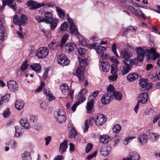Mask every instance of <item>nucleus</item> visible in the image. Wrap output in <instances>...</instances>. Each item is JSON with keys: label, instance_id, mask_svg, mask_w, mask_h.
<instances>
[{"label": "nucleus", "instance_id": "obj_1", "mask_svg": "<svg viewBox=\"0 0 160 160\" xmlns=\"http://www.w3.org/2000/svg\"><path fill=\"white\" fill-rule=\"evenodd\" d=\"M87 58H81L79 60V63L82 68H78L76 72V76L78 78L79 81L83 82L84 81V72L85 69L84 68L87 66Z\"/></svg>", "mask_w": 160, "mask_h": 160}, {"label": "nucleus", "instance_id": "obj_2", "mask_svg": "<svg viewBox=\"0 0 160 160\" xmlns=\"http://www.w3.org/2000/svg\"><path fill=\"white\" fill-rule=\"evenodd\" d=\"M45 22L50 23L51 28L54 30L57 26L59 20L53 18V15L50 12H47L44 13Z\"/></svg>", "mask_w": 160, "mask_h": 160}, {"label": "nucleus", "instance_id": "obj_3", "mask_svg": "<svg viewBox=\"0 0 160 160\" xmlns=\"http://www.w3.org/2000/svg\"><path fill=\"white\" fill-rule=\"evenodd\" d=\"M127 8L131 13L134 14L135 15L138 17H141L144 19H145V15L142 12L141 10L138 8L137 4H134L132 6H128Z\"/></svg>", "mask_w": 160, "mask_h": 160}, {"label": "nucleus", "instance_id": "obj_4", "mask_svg": "<svg viewBox=\"0 0 160 160\" xmlns=\"http://www.w3.org/2000/svg\"><path fill=\"white\" fill-rule=\"evenodd\" d=\"M147 54H146L147 60L149 61L150 59L153 60L158 58L159 55L158 53L156 52L155 49L151 48L150 50L147 49Z\"/></svg>", "mask_w": 160, "mask_h": 160}, {"label": "nucleus", "instance_id": "obj_5", "mask_svg": "<svg viewBox=\"0 0 160 160\" xmlns=\"http://www.w3.org/2000/svg\"><path fill=\"white\" fill-rule=\"evenodd\" d=\"M67 20L69 24V28L71 33L74 35H79V32L76 27L72 20L68 14L67 15Z\"/></svg>", "mask_w": 160, "mask_h": 160}, {"label": "nucleus", "instance_id": "obj_6", "mask_svg": "<svg viewBox=\"0 0 160 160\" xmlns=\"http://www.w3.org/2000/svg\"><path fill=\"white\" fill-rule=\"evenodd\" d=\"M58 63L63 66H68L70 61L67 57L63 54L62 53L57 57Z\"/></svg>", "mask_w": 160, "mask_h": 160}, {"label": "nucleus", "instance_id": "obj_7", "mask_svg": "<svg viewBox=\"0 0 160 160\" xmlns=\"http://www.w3.org/2000/svg\"><path fill=\"white\" fill-rule=\"evenodd\" d=\"M36 56L39 59L45 58L48 54V51L46 47H41L36 52Z\"/></svg>", "mask_w": 160, "mask_h": 160}, {"label": "nucleus", "instance_id": "obj_8", "mask_svg": "<svg viewBox=\"0 0 160 160\" xmlns=\"http://www.w3.org/2000/svg\"><path fill=\"white\" fill-rule=\"evenodd\" d=\"M135 51L137 54V61L140 62H142L146 52L143 49L140 47L137 48L135 49Z\"/></svg>", "mask_w": 160, "mask_h": 160}, {"label": "nucleus", "instance_id": "obj_9", "mask_svg": "<svg viewBox=\"0 0 160 160\" xmlns=\"http://www.w3.org/2000/svg\"><path fill=\"white\" fill-rule=\"evenodd\" d=\"M139 84L143 91L149 90L152 87L151 83H149L147 79L144 78H142L140 80Z\"/></svg>", "mask_w": 160, "mask_h": 160}, {"label": "nucleus", "instance_id": "obj_10", "mask_svg": "<svg viewBox=\"0 0 160 160\" xmlns=\"http://www.w3.org/2000/svg\"><path fill=\"white\" fill-rule=\"evenodd\" d=\"M132 55V52L127 48L123 49L120 53V57L124 59L131 58Z\"/></svg>", "mask_w": 160, "mask_h": 160}, {"label": "nucleus", "instance_id": "obj_11", "mask_svg": "<svg viewBox=\"0 0 160 160\" xmlns=\"http://www.w3.org/2000/svg\"><path fill=\"white\" fill-rule=\"evenodd\" d=\"M106 121L107 118L105 115L99 114L97 115L95 122L97 126H99L105 123Z\"/></svg>", "mask_w": 160, "mask_h": 160}, {"label": "nucleus", "instance_id": "obj_12", "mask_svg": "<svg viewBox=\"0 0 160 160\" xmlns=\"http://www.w3.org/2000/svg\"><path fill=\"white\" fill-rule=\"evenodd\" d=\"M7 86L8 89L12 92H15L18 89V86L17 82L13 80L9 81L7 83Z\"/></svg>", "mask_w": 160, "mask_h": 160}, {"label": "nucleus", "instance_id": "obj_13", "mask_svg": "<svg viewBox=\"0 0 160 160\" xmlns=\"http://www.w3.org/2000/svg\"><path fill=\"white\" fill-rule=\"evenodd\" d=\"M13 0H3L2 1V9H4L6 3L14 11L17 10V7L15 3H13Z\"/></svg>", "mask_w": 160, "mask_h": 160}, {"label": "nucleus", "instance_id": "obj_14", "mask_svg": "<svg viewBox=\"0 0 160 160\" xmlns=\"http://www.w3.org/2000/svg\"><path fill=\"white\" fill-rule=\"evenodd\" d=\"M100 68L103 71L107 72L110 69V65L108 62L106 60H102L100 64Z\"/></svg>", "mask_w": 160, "mask_h": 160}, {"label": "nucleus", "instance_id": "obj_15", "mask_svg": "<svg viewBox=\"0 0 160 160\" xmlns=\"http://www.w3.org/2000/svg\"><path fill=\"white\" fill-rule=\"evenodd\" d=\"M28 6H31L29 8L30 10H34L38 8L42 7V4H39L32 0L28 1L26 3Z\"/></svg>", "mask_w": 160, "mask_h": 160}, {"label": "nucleus", "instance_id": "obj_16", "mask_svg": "<svg viewBox=\"0 0 160 160\" xmlns=\"http://www.w3.org/2000/svg\"><path fill=\"white\" fill-rule=\"evenodd\" d=\"M111 101V96L109 93L103 95L101 99L102 103L104 104H108Z\"/></svg>", "mask_w": 160, "mask_h": 160}, {"label": "nucleus", "instance_id": "obj_17", "mask_svg": "<svg viewBox=\"0 0 160 160\" xmlns=\"http://www.w3.org/2000/svg\"><path fill=\"white\" fill-rule=\"evenodd\" d=\"M76 48V45L72 42L68 43L65 46L66 51L68 52H72Z\"/></svg>", "mask_w": 160, "mask_h": 160}, {"label": "nucleus", "instance_id": "obj_18", "mask_svg": "<svg viewBox=\"0 0 160 160\" xmlns=\"http://www.w3.org/2000/svg\"><path fill=\"white\" fill-rule=\"evenodd\" d=\"M135 58L132 59H131V58H129L124 59L123 62L125 66L132 69V66L135 64Z\"/></svg>", "mask_w": 160, "mask_h": 160}, {"label": "nucleus", "instance_id": "obj_19", "mask_svg": "<svg viewBox=\"0 0 160 160\" xmlns=\"http://www.w3.org/2000/svg\"><path fill=\"white\" fill-rule=\"evenodd\" d=\"M148 96L146 92H143L139 94L138 96V101L142 103H145L147 102Z\"/></svg>", "mask_w": 160, "mask_h": 160}, {"label": "nucleus", "instance_id": "obj_20", "mask_svg": "<svg viewBox=\"0 0 160 160\" xmlns=\"http://www.w3.org/2000/svg\"><path fill=\"white\" fill-rule=\"evenodd\" d=\"M68 147V143L67 140H65L60 145L59 151L61 154L64 153Z\"/></svg>", "mask_w": 160, "mask_h": 160}, {"label": "nucleus", "instance_id": "obj_21", "mask_svg": "<svg viewBox=\"0 0 160 160\" xmlns=\"http://www.w3.org/2000/svg\"><path fill=\"white\" fill-rule=\"evenodd\" d=\"M129 160H139L140 158L139 155L135 152H130L128 155Z\"/></svg>", "mask_w": 160, "mask_h": 160}, {"label": "nucleus", "instance_id": "obj_22", "mask_svg": "<svg viewBox=\"0 0 160 160\" xmlns=\"http://www.w3.org/2000/svg\"><path fill=\"white\" fill-rule=\"evenodd\" d=\"M24 104V101L21 99H18L16 102L15 106L17 110H20L23 108Z\"/></svg>", "mask_w": 160, "mask_h": 160}, {"label": "nucleus", "instance_id": "obj_23", "mask_svg": "<svg viewBox=\"0 0 160 160\" xmlns=\"http://www.w3.org/2000/svg\"><path fill=\"white\" fill-rule=\"evenodd\" d=\"M111 140V138L108 135H101L99 137L100 142L104 144L108 143Z\"/></svg>", "mask_w": 160, "mask_h": 160}, {"label": "nucleus", "instance_id": "obj_24", "mask_svg": "<svg viewBox=\"0 0 160 160\" xmlns=\"http://www.w3.org/2000/svg\"><path fill=\"white\" fill-rule=\"evenodd\" d=\"M31 69L37 73L39 72L41 69V66L40 63H34L30 65Z\"/></svg>", "mask_w": 160, "mask_h": 160}, {"label": "nucleus", "instance_id": "obj_25", "mask_svg": "<svg viewBox=\"0 0 160 160\" xmlns=\"http://www.w3.org/2000/svg\"><path fill=\"white\" fill-rule=\"evenodd\" d=\"M31 149H30L28 151H25L22 154V160H31L32 158L31 155Z\"/></svg>", "mask_w": 160, "mask_h": 160}, {"label": "nucleus", "instance_id": "obj_26", "mask_svg": "<svg viewBox=\"0 0 160 160\" xmlns=\"http://www.w3.org/2000/svg\"><path fill=\"white\" fill-rule=\"evenodd\" d=\"M20 124L23 126L26 129H28L30 128V125L29 123L28 122V119L26 118H21L19 121Z\"/></svg>", "mask_w": 160, "mask_h": 160}, {"label": "nucleus", "instance_id": "obj_27", "mask_svg": "<svg viewBox=\"0 0 160 160\" xmlns=\"http://www.w3.org/2000/svg\"><path fill=\"white\" fill-rule=\"evenodd\" d=\"M138 75L136 73H132L129 74L127 77V79L129 82L134 81L138 77Z\"/></svg>", "mask_w": 160, "mask_h": 160}, {"label": "nucleus", "instance_id": "obj_28", "mask_svg": "<svg viewBox=\"0 0 160 160\" xmlns=\"http://www.w3.org/2000/svg\"><path fill=\"white\" fill-rule=\"evenodd\" d=\"M110 151V147L105 146L102 147L100 150L101 154L104 156H106L108 155Z\"/></svg>", "mask_w": 160, "mask_h": 160}, {"label": "nucleus", "instance_id": "obj_29", "mask_svg": "<svg viewBox=\"0 0 160 160\" xmlns=\"http://www.w3.org/2000/svg\"><path fill=\"white\" fill-rule=\"evenodd\" d=\"M137 28L136 27H134L133 26H130L125 28L123 32V35L125 36L128 33L133 32Z\"/></svg>", "mask_w": 160, "mask_h": 160}, {"label": "nucleus", "instance_id": "obj_30", "mask_svg": "<svg viewBox=\"0 0 160 160\" xmlns=\"http://www.w3.org/2000/svg\"><path fill=\"white\" fill-rule=\"evenodd\" d=\"M107 49V47L104 46H101L98 45V48H96V51L98 54L100 56V57L103 53Z\"/></svg>", "mask_w": 160, "mask_h": 160}, {"label": "nucleus", "instance_id": "obj_31", "mask_svg": "<svg viewBox=\"0 0 160 160\" xmlns=\"http://www.w3.org/2000/svg\"><path fill=\"white\" fill-rule=\"evenodd\" d=\"M138 138L140 142L142 144H144L147 141L148 136L145 134H142L140 135Z\"/></svg>", "mask_w": 160, "mask_h": 160}, {"label": "nucleus", "instance_id": "obj_32", "mask_svg": "<svg viewBox=\"0 0 160 160\" xmlns=\"http://www.w3.org/2000/svg\"><path fill=\"white\" fill-rule=\"evenodd\" d=\"M56 10L60 18H63L65 16V13L63 11L58 7H56Z\"/></svg>", "mask_w": 160, "mask_h": 160}, {"label": "nucleus", "instance_id": "obj_33", "mask_svg": "<svg viewBox=\"0 0 160 160\" xmlns=\"http://www.w3.org/2000/svg\"><path fill=\"white\" fill-rule=\"evenodd\" d=\"M55 118L58 122L60 124L64 123L66 120V115L61 117H55Z\"/></svg>", "mask_w": 160, "mask_h": 160}, {"label": "nucleus", "instance_id": "obj_34", "mask_svg": "<svg viewBox=\"0 0 160 160\" xmlns=\"http://www.w3.org/2000/svg\"><path fill=\"white\" fill-rule=\"evenodd\" d=\"M115 98L117 100L120 101L121 100L122 98V95L121 92L116 91L113 92L112 93Z\"/></svg>", "mask_w": 160, "mask_h": 160}, {"label": "nucleus", "instance_id": "obj_35", "mask_svg": "<svg viewBox=\"0 0 160 160\" xmlns=\"http://www.w3.org/2000/svg\"><path fill=\"white\" fill-rule=\"evenodd\" d=\"M121 125L118 124L114 125L112 128L113 132L115 133H119L121 130Z\"/></svg>", "mask_w": 160, "mask_h": 160}, {"label": "nucleus", "instance_id": "obj_36", "mask_svg": "<svg viewBox=\"0 0 160 160\" xmlns=\"http://www.w3.org/2000/svg\"><path fill=\"white\" fill-rule=\"evenodd\" d=\"M77 135L75 128H72L69 133V137L70 139L74 138Z\"/></svg>", "mask_w": 160, "mask_h": 160}, {"label": "nucleus", "instance_id": "obj_37", "mask_svg": "<svg viewBox=\"0 0 160 160\" xmlns=\"http://www.w3.org/2000/svg\"><path fill=\"white\" fill-rule=\"evenodd\" d=\"M27 20L26 16L24 14L22 15L19 18L20 25H24L26 23V21Z\"/></svg>", "mask_w": 160, "mask_h": 160}, {"label": "nucleus", "instance_id": "obj_38", "mask_svg": "<svg viewBox=\"0 0 160 160\" xmlns=\"http://www.w3.org/2000/svg\"><path fill=\"white\" fill-rule=\"evenodd\" d=\"M68 36L67 34H66L63 36L61 41V42L59 45L60 47H62L64 46V44L68 39Z\"/></svg>", "mask_w": 160, "mask_h": 160}, {"label": "nucleus", "instance_id": "obj_39", "mask_svg": "<svg viewBox=\"0 0 160 160\" xmlns=\"http://www.w3.org/2000/svg\"><path fill=\"white\" fill-rule=\"evenodd\" d=\"M68 36L67 34H66L63 36L61 41V42L59 45L60 47H62L64 46V44L68 39Z\"/></svg>", "mask_w": 160, "mask_h": 160}, {"label": "nucleus", "instance_id": "obj_40", "mask_svg": "<svg viewBox=\"0 0 160 160\" xmlns=\"http://www.w3.org/2000/svg\"><path fill=\"white\" fill-rule=\"evenodd\" d=\"M60 89L62 92L65 93L68 92L69 88L67 84L64 83L60 86Z\"/></svg>", "mask_w": 160, "mask_h": 160}, {"label": "nucleus", "instance_id": "obj_41", "mask_svg": "<svg viewBox=\"0 0 160 160\" xmlns=\"http://www.w3.org/2000/svg\"><path fill=\"white\" fill-rule=\"evenodd\" d=\"M66 113L61 108L59 109L55 113V117H60L66 116Z\"/></svg>", "mask_w": 160, "mask_h": 160}, {"label": "nucleus", "instance_id": "obj_42", "mask_svg": "<svg viewBox=\"0 0 160 160\" xmlns=\"http://www.w3.org/2000/svg\"><path fill=\"white\" fill-rule=\"evenodd\" d=\"M7 144L9 146V147L12 149L15 148L17 146V143L16 141L14 140H11L8 141L7 143Z\"/></svg>", "mask_w": 160, "mask_h": 160}, {"label": "nucleus", "instance_id": "obj_43", "mask_svg": "<svg viewBox=\"0 0 160 160\" xmlns=\"http://www.w3.org/2000/svg\"><path fill=\"white\" fill-rule=\"evenodd\" d=\"M118 67L116 64H112L111 66V72L112 74H115L118 71Z\"/></svg>", "mask_w": 160, "mask_h": 160}, {"label": "nucleus", "instance_id": "obj_44", "mask_svg": "<svg viewBox=\"0 0 160 160\" xmlns=\"http://www.w3.org/2000/svg\"><path fill=\"white\" fill-rule=\"evenodd\" d=\"M99 94V92L98 91H94L92 93L89 95L88 98V100H92L93 101L94 99Z\"/></svg>", "mask_w": 160, "mask_h": 160}, {"label": "nucleus", "instance_id": "obj_45", "mask_svg": "<svg viewBox=\"0 0 160 160\" xmlns=\"http://www.w3.org/2000/svg\"><path fill=\"white\" fill-rule=\"evenodd\" d=\"M131 70L130 68L126 66H124L121 71V74L122 76L127 74Z\"/></svg>", "mask_w": 160, "mask_h": 160}, {"label": "nucleus", "instance_id": "obj_46", "mask_svg": "<svg viewBox=\"0 0 160 160\" xmlns=\"http://www.w3.org/2000/svg\"><path fill=\"white\" fill-rule=\"evenodd\" d=\"M22 128L20 127L17 126L15 127V136L16 137H18L20 136Z\"/></svg>", "mask_w": 160, "mask_h": 160}, {"label": "nucleus", "instance_id": "obj_47", "mask_svg": "<svg viewBox=\"0 0 160 160\" xmlns=\"http://www.w3.org/2000/svg\"><path fill=\"white\" fill-rule=\"evenodd\" d=\"M90 101L87 103V110L88 111H90L92 109L93 104V101L92 100H89Z\"/></svg>", "mask_w": 160, "mask_h": 160}, {"label": "nucleus", "instance_id": "obj_48", "mask_svg": "<svg viewBox=\"0 0 160 160\" xmlns=\"http://www.w3.org/2000/svg\"><path fill=\"white\" fill-rule=\"evenodd\" d=\"M10 98V94H7L3 97H1L0 99L2 101V102H3V101L6 102H8V101Z\"/></svg>", "mask_w": 160, "mask_h": 160}, {"label": "nucleus", "instance_id": "obj_49", "mask_svg": "<svg viewBox=\"0 0 160 160\" xmlns=\"http://www.w3.org/2000/svg\"><path fill=\"white\" fill-rule=\"evenodd\" d=\"M46 98L49 101H51L55 99V97L50 92L46 94Z\"/></svg>", "mask_w": 160, "mask_h": 160}, {"label": "nucleus", "instance_id": "obj_50", "mask_svg": "<svg viewBox=\"0 0 160 160\" xmlns=\"http://www.w3.org/2000/svg\"><path fill=\"white\" fill-rule=\"evenodd\" d=\"M68 25L66 22H64L62 24L60 27V30L62 31L66 30L68 27Z\"/></svg>", "mask_w": 160, "mask_h": 160}, {"label": "nucleus", "instance_id": "obj_51", "mask_svg": "<svg viewBox=\"0 0 160 160\" xmlns=\"http://www.w3.org/2000/svg\"><path fill=\"white\" fill-rule=\"evenodd\" d=\"M107 90L109 93L112 92L113 93V92H114V88L113 86L111 85L110 84L106 88Z\"/></svg>", "mask_w": 160, "mask_h": 160}, {"label": "nucleus", "instance_id": "obj_52", "mask_svg": "<svg viewBox=\"0 0 160 160\" xmlns=\"http://www.w3.org/2000/svg\"><path fill=\"white\" fill-rule=\"evenodd\" d=\"M10 112L9 111V109L8 108H7L5 109L3 113V116L4 118H7L10 116Z\"/></svg>", "mask_w": 160, "mask_h": 160}, {"label": "nucleus", "instance_id": "obj_53", "mask_svg": "<svg viewBox=\"0 0 160 160\" xmlns=\"http://www.w3.org/2000/svg\"><path fill=\"white\" fill-rule=\"evenodd\" d=\"M92 145L90 143H88L87 144L85 148V151L87 153H88L92 149Z\"/></svg>", "mask_w": 160, "mask_h": 160}, {"label": "nucleus", "instance_id": "obj_54", "mask_svg": "<svg viewBox=\"0 0 160 160\" xmlns=\"http://www.w3.org/2000/svg\"><path fill=\"white\" fill-rule=\"evenodd\" d=\"M88 120H86L84 122V126L82 127L83 129V132H85L87 131L89 128V124H88Z\"/></svg>", "mask_w": 160, "mask_h": 160}, {"label": "nucleus", "instance_id": "obj_55", "mask_svg": "<svg viewBox=\"0 0 160 160\" xmlns=\"http://www.w3.org/2000/svg\"><path fill=\"white\" fill-rule=\"evenodd\" d=\"M28 66V62L27 61L24 62L22 65L21 67V70L24 71L25 69L27 68Z\"/></svg>", "mask_w": 160, "mask_h": 160}, {"label": "nucleus", "instance_id": "obj_56", "mask_svg": "<svg viewBox=\"0 0 160 160\" xmlns=\"http://www.w3.org/2000/svg\"><path fill=\"white\" fill-rule=\"evenodd\" d=\"M117 48L116 46V44H113L112 46V51L114 55L116 56L117 58H119V56L117 53V51L116 50Z\"/></svg>", "mask_w": 160, "mask_h": 160}, {"label": "nucleus", "instance_id": "obj_57", "mask_svg": "<svg viewBox=\"0 0 160 160\" xmlns=\"http://www.w3.org/2000/svg\"><path fill=\"white\" fill-rule=\"evenodd\" d=\"M36 20L39 23L41 22H45V19L44 18L39 16H38L35 18Z\"/></svg>", "mask_w": 160, "mask_h": 160}, {"label": "nucleus", "instance_id": "obj_58", "mask_svg": "<svg viewBox=\"0 0 160 160\" xmlns=\"http://www.w3.org/2000/svg\"><path fill=\"white\" fill-rule=\"evenodd\" d=\"M118 77V75L117 74H114L109 76L108 79L113 82H114L117 80Z\"/></svg>", "mask_w": 160, "mask_h": 160}, {"label": "nucleus", "instance_id": "obj_59", "mask_svg": "<svg viewBox=\"0 0 160 160\" xmlns=\"http://www.w3.org/2000/svg\"><path fill=\"white\" fill-rule=\"evenodd\" d=\"M149 135L151 138H154L155 141H156L158 138V136L154 133H149Z\"/></svg>", "mask_w": 160, "mask_h": 160}, {"label": "nucleus", "instance_id": "obj_60", "mask_svg": "<svg viewBox=\"0 0 160 160\" xmlns=\"http://www.w3.org/2000/svg\"><path fill=\"white\" fill-rule=\"evenodd\" d=\"M13 22L16 24H18L20 25L19 23V18L17 15H15L13 18Z\"/></svg>", "mask_w": 160, "mask_h": 160}, {"label": "nucleus", "instance_id": "obj_61", "mask_svg": "<svg viewBox=\"0 0 160 160\" xmlns=\"http://www.w3.org/2000/svg\"><path fill=\"white\" fill-rule=\"evenodd\" d=\"M55 4L54 3H42V6H44L46 8H49L53 7L55 6Z\"/></svg>", "mask_w": 160, "mask_h": 160}, {"label": "nucleus", "instance_id": "obj_62", "mask_svg": "<svg viewBox=\"0 0 160 160\" xmlns=\"http://www.w3.org/2000/svg\"><path fill=\"white\" fill-rule=\"evenodd\" d=\"M101 57L102 59V60H105L106 59H108L110 58V56L106 53H102Z\"/></svg>", "mask_w": 160, "mask_h": 160}, {"label": "nucleus", "instance_id": "obj_63", "mask_svg": "<svg viewBox=\"0 0 160 160\" xmlns=\"http://www.w3.org/2000/svg\"><path fill=\"white\" fill-rule=\"evenodd\" d=\"M97 152L96 151H95L92 154L89 155L87 157V159L88 160H90L93 158L94 157L97 155Z\"/></svg>", "mask_w": 160, "mask_h": 160}, {"label": "nucleus", "instance_id": "obj_64", "mask_svg": "<svg viewBox=\"0 0 160 160\" xmlns=\"http://www.w3.org/2000/svg\"><path fill=\"white\" fill-rule=\"evenodd\" d=\"M45 85V83L42 82L41 83V85L38 87V88L36 90V92H39L40 91L42 90L43 87Z\"/></svg>", "mask_w": 160, "mask_h": 160}]
</instances>
